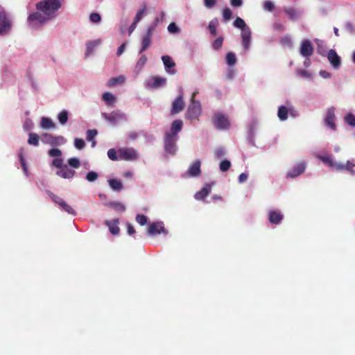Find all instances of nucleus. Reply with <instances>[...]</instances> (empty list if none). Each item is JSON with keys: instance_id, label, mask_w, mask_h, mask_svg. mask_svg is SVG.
<instances>
[{"instance_id": "nucleus-62", "label": "nucleus", "mask_w": 355, "mask_h": 355, "mask_svg": "<svg viewBox=\"0 0 355 355\" xmlns=\"http://www.w3.org/2000/svg\"><path fill=\"white\" fill-rule=\"evenodd\" d=\"M225 153V150L223 148H218L215 152V156L216 158L222 157Z\"/></svg>"}, {"instance_id": "nucleus-25", "label": "nucleus", "mask_w": 355, "mask_h": 355, "mask_svg": "<svg viewBox=\"0 0 355 355\" xmlns=\"http://www.w3.org/2000/svg\"><path fill=\"white\" fill-rule=\"evenodd\" d=\"M212 185L213 183L205 184L200 191L195 194V198L198 200L205 199V198H206L211 193Z\"/></svg>"}, {"instance_id": "nucleus-23", "label": "nucleus", "mask_w": 355, "mask_h": 355, "mask_svg": "<svg viewBox=\"0 0 355 355\" xmlns=\"http://www.w3.org/2000/svg\"><path fill=\"white\" fill-rule=\"evenodd\" d=\"M306 166L304 162L299 163L293 166V168L287 173V177L295 178L302 174L305 170Z\"/></svg>"}, {"instance_id": "nucleus-53", "label": "nucleus", "mask_w": 355, "mask_h": 355, "mask_svg": "<svg viewBox=\"0 0 355 355\" xmlns=\"http://www.w3.org/2000/svg\"><path fill=\"white\" fill-rule=\"evenodd\" d=\"M274 8L275 5L271 1L267 0L263 2V9L265 10L271 12Z\"/></svg>"}, {"instance_id": "nucleus-59", "label": "nucleus", "mask_w": 355, "mask_h": 355, "mask_svg": "<svg viewBox=\"0 0 355 355\" xmlns=\"http://www.w3.org/2000/svg\"><path fill=\"white\" fill-rule=\"evenodd\" d=\"M217 0H203L204 6L207 9H212L216 4Z\"/></svg>"}, {"instance_id": "nucleus-20", "label": "nucleus", "mask_w": 355, "mask_h": 355, "mask_svg": "<svg viewBox=\"0 0 355 355\" xmlns=\"http://www.w3.org/2000/svg\"><path fill=\"white\" fill-rule=\"evenodd\" d=\"M161 232L164 234L167 233L162 222L153 223L149 225L148 230V233L149 235L155 236L156 234H160Z\"/></svg>"}, {"instance_id": "nucleus-19", "label": "nucleus", "mask_w": 355, "mask_h": 355, "mask_svg": "<svg viewBox=\"0 0 355 355\" xmlns=\"http://www.w3.org/2000/svg\"><path fill=\"white\" fill-rule=\"evenodd\" d=\"M327 57L333 68L337 69L340 68L341 64V60L340 56L337 54L335 50L331 49L327 53Z\"/></svg>"}, {"instance_id": "nucleus-54", "label": "nucleus", "mask_w": 355, "mask_h": 355, "mask_svg": "<svg viewBox=\"0 0 355 355\" xmlns=\"http://www.w3.org/2000/svg\"><path fill=\"white\" fill-rule=\"evenodd\" d=\"M89 19L92 22L97 24L101 21V17L98 13L93 12L90 15Z\"/></svg>"}, {"instance_id": "nucleus-63", "label": "nucleus", "mask_w": 355, "mask_h": 355, "mask_svg": "<svg viewBox=\"0 0 355 355\" xmlns=\"http://www.w3.org/2000/svg\"><path fill=\"white\" fill-rule=\"evenodd\" d=\"M126 42L123 43L117 49L116 54L121 56L125 49Z\"/></svg>"}, {"instance_id": "nucleus-28", "label": "nucleus", "mask_w": 355, "mask_h": 355, "mask_svg": "<svg viewBox=\"0 0 355 355\" xmlns=\"http://www.w3.org/2000/svg\"><path fill=\"white\" fill-rule=\"evenodd\" d=\"M105 225L109 227L110 232L113 235H117L119 233V220H105Z\"/></svg>"}, {"instance_id": "nucleus-56", "label": "nucleus", "mask_w": 355, "mask_h": 355, "mask_svg": "<svg viewBox=\"0 0 355 355\" xmlns=\"http://www.w3.org/2000/svg\"><path fill=\"white\" fill-rule=\"evenodd\" d=\"M108 157L113 161L117 160L119 157L117 156V153L114 148H111L107 151Z\"/></svg>"}, {"instance_id": "nucleus-36", "label": "nucleus", "mask_w": 355, "mask_h": 355, "mask_svg": "<svg viewBox=\"0 0 355 355\" xmlns=\"http://www.w3.org/2000/svg\"><path fill=\"white\" fill-rule=\"evenodd\" d=\"M218 26V21L217 19H213L209 24L208 29L213 36L216 35V28Z\"/></svg>"}, {"instance_id": "nucleus-57", "label": "nucleus", "mask_w": 355, "mask_h": 355, "mask_svg": "<svg viewBox=\"0 0 355 355\" xmlns=\"http://www.w3.org/2000/svg\"><path fill=\"white\" fill-rule=\"evenodd\" d=\"M232 10L229 8H225L223 10V17L224 20L228 21L232 17Z\"/></svg>"}, {"instance_id": "nucleus-14", "label": "nucleus", "mask_w": 355, "mask_h": 355, "mask_svg": "<svg viewBox=\"0 0 355 355\" xmlns=\"http://www.w3.org/2000/svg\"><path fill=\"white\" fill-rule=\"evenodd\" d=\"M201 162L200 159H196L192 162L187 171L185 173V176L190 178H196L200 175L201 173Z\"/></svg>"}, {"instance_id": "nucleus-29", "label": "nucleus", "mask_w": 355, "mask_h": 355, "mask_svg": "<svg viewBox=\"0 0 355 355\" xmlns=\"http://www.w3.org/2000/svg\"><path fill=\"white\" fill-rule=\"evenodd\" d=\"M284 11L288 15L289 18L293 21L300 18L302 15V12L300 10H297L292 8H285Z\"/></svg>"}, {"instance_id": "nucleus-44", "label": "nucleus", "mask_w": 355, "mask_h": 355, "mask_svg": "<svg viewBox=\"0 0 355 355\" xmlns=\"http://www.w3.org/2000/svg\"><path fill=\"white\" fill-rule=\"evenodd\" d=\"M68 164L74 168H78L80 166V162L76 157H71L68 159Z\"/></svg>"}, {"instance_id": "nucleus-15", "label": "nucleus", "mask_w": 355, "mask_h": 355, "mask_svg": "<svg viewBox=\"0 0 355 355\" xmlns=\"http://www.w3.org/2000/svg\"><path fill=\"white\" fill-rule=\"evenodd\" d=\"M102 42L103 40L101 38L87 41L85 43L86 49L85 52V56L87 58L92 55L94 53L96 48L101 45Z\"/></svg>"}, {"instance_id": "nucleus-55", "label": "nucleus", "mask_w": 355, "mask_h": 355, "mask_svg": "<svg viewBox=\"0 0 355 355\" xmlns=\"http://www.w3.org/2000/svg\"><path fill=\"white\" fill-rule=\"evenodd\" d=\"M136 221L141 225H144L147 223L148 218L146 216L142 214H138L136 216Z\"/></svg>"}, {"instance_id": "nucleus-52", "label": "nucleus", "mask_w": 355, "mask_h": 355, "mask_svg": "<svg viewBox=\"0 0 355 355\" xmlns=\"http://www.w3.org/2000/svg\"><path fill=\"white\" fill-rule=\"evenodd\" d=\"M297 74L304 78H312V75L309 71L304 69H298L297 71Z\"/></svg>"}, {"instance_id": "nucleus-37", "label": "nucleus", "mask_w": 355, "mask_h": 355, "mask_svg": "<svg viewBox=\"0 0 355 355\" xmlns=\"http://www.w3.org/2000/svg\"><path fill=\"white\" fill-rule=\"evenodd\" d=\"M69 113L67 110L61 111L58 115V119L61 125H64L68 121Z\"/></svg>"}, {"instance_id": "nucleus-12", "label": "nucleus", "mask_w": 355, "mask_h": 355, "mask_svg": "<svg viewBox=\"0 0 355 355\" xmlns=\"http://www.w3.org/2000/svg\"><path fill=\"white\" fill-rule=\"evenodd\" d=\"M154 30L155 26H150L148 27L146 33L142 37L141 48L139 52V54H141L150 46L151 43V37Z\"/></svg>"}, {"instance_id": "nucleus-3", "label": "nucleus", "mask_w": 355, "mask_h": 355, "mask_svg": "<svg viewBox=\"0 0 355 355\" xmlns=\"http://www.w3.org/2000/svg\"><path fill=\"white\" fill-rule=\"evenodd\" d=\"M13 22L10 15L4 10H0V35H8L12 28Z\"/></svg>"}, {"instance_id": "nucleus-60", "label": "nucleus", "mask_w": 355, "mask_h": 355, "mask_svg": "<svg viewBox=\"0 0 355 355\" xmlns=\"http://www.w3.org/2000/svg\"><path fill=\"white\" fill-rule=\"evenodd\" d=\"M281 43L284 45V46H292V40L290 38V37L287 36V35H285V36H283L282 38H281Z\"/></svg>"}, {"instance_id": "nucleus-2", "label": "nucleus", "mask_w": 355, "mask_h": 355, "mask_svg": "<svg viewBox=\"0 0 355 355\" xmlns=\"http://www.w3.org/2000/svg\"><path fill=\"white\" fill-rule=\"evenodd\" d=\"M183 127V122L177 119L175 120L168 130L165 132L164 141V150L171 155H175L177 151L176 143L178 140V134L182 130Z\"/></svg>"}, {"instance_id": "nucleus-41", "label": "nucleus", "mask_w": 355, "mask_h": 355, "mask_svg": "<svg viewBox=\"0 0 355 355\" xmlns=\"http://www.w3.org/2000/svg\"><path fill=\"white\" fill-rule=\"evenodd\" d=\"M28 143L30 145L37 146L39 144V136L36 133H30Z\"/></svg>"}, {"instance_id": "nucleus-46", "label": "nucleus", "mask_w": 355, "mask_h": 355, "mask_svg": "<svg viewBox=\"0 0 355 355\" xmlns=\"http://www.w3.org/2000/svg\"><path fill=\"white\" fill-rule=\"evenodd\" d=\"M98 178V174L95 171H89L86 175V180L88 182H93L96 181Z\"/></svg>"}, {"instance_id": "nucleus-38", "label": "nucleus", "mask_w": 355, "mask_h": 355, "mask_svg": "<svg viewBox=\"0 0 355 355\" xmlns=\"http://www.w3.org/2000/svg\"><path fill=\"white\" fill-rule=\"evenodd\" d=\"M226 62L230 67H232L236 64V58L233 52H228L225 57Z\"/></svg>"}, {"instance_id": "nucleus-50", "label": "nucleus", "mask_w": 355, "mask_h": 355, "mask_svg": "<svg viewBox=\"0 0 355 355\" xmlns=\"http://www.w3.org/2000/svg\"><path fill=\"white\" fill-rule=\"evenodd\" d=\"M19 158L20 163H21V167L23 168V171H24V173L26 174V175H28L27 166H26L25 159L24 158V155H23V153L22 152L19 153Z\"/></svg>"}, {"instance_id": "nucleus-7", "label": "nucleus", "mask_w": 355, "mask_h": 355, "mask_svg": "<svg viewBox=\"0 0 355 355\" xmlns=\"http://www.w3.org/2000/svg\"><path fill=\"white\" fill-rule=\"evenodd\" d=\"M336 108L334 106H331L327 108L326 111V115L324 119V125L329 129L333 131H336L337 130V126L335 123L336 121V115H335Z\"/></svg>"}, {"instance_id": "nucleus-49", "label": "nucleus", "mask_w": 355, "mask_h": 355, "mask_svg": "<svg viewBox=\"0 0 355 355\" xmlns=\"http://www.w3.org/2000/svg\"><path fill=\"white\" fill-rule=\"evenodd\" d=\"M74 146L76 148H77L78 150H81L85 148V142L82 139L76 138L74 140Z\"/></svg>"}, {"instance_id": "nucleus-8", "label": "nucleus", "mask_w": 355, "mask_h": 355, "mask_svg": "<svg viewBox=\"0 0 355 355\" xmlns=\"http://www.w3.org/2000/svg\"><path fill=\"white\" fill-rule=\"evenodd\" d=\"M166 83V79L163 77L151 76L146 80L144 86L148 89H158L164 86Z\"/></svg>"}, {"instance_id": "nucleus-40", "label": "nucleus", "mask_w": 355, "mask_h": 355, "mask_svg": "<svg viewBox=\"0 0 355 355\" xmlns=\"http://www.w3.org/2000/svg\"><path fill=\"white\" fill-rule=\"evenodd\" d=\"M109 205L112 207L115 211H124L125 210V207L120 202L114 201L109 203Z\"/></svg>"}, {"instance_id": "nucleus-34", "label": "nucleus", "mask_w": 355, "mask_h": 355, "mask_svg": "<svg viewBox=\"0 0 355 355\" xmlns=\"http://www.w3.org/2000/svg\"><path fill=\"white\" fill-rule=\"evenodd\" d=\"M315 44H317V47H318V53L322 55V56H324L326 55V53H327V48H326V46L324 44V42L322 40H320L318 39H316L315 40Z\"/></svg>"}, {"instance_id": "nucleus-24", "label": "nucleus", "mask_w": 355, "mask_h": 355, "mask_svg": "<svg viewBox=\"0 0 355 355\" xmlns=\"http://www.w3.org/2000/svg\"><path fill=\"white\" fill-rule=\"evenodd\" d=\"M162 60L166 72L169 74H175V70L172 69L175 66V62L172 58L168 55H163Z\"/></svg>"}, {"instance_id": "nucleus-22", "label": "nucleus", "mask_w": 355, "mask_h": 355, "mask_svg": "<svg viewBox=\"0 0 355 355\" xmlns=\"http://www.w3.org/2000/svg\"><path fill=\"white\" fill-rule=\"evenodd\" d=\"M58 168L59 170L57 171L56 175L64 179H71L76 173V171L69 168L67 165L62 164V167Z\"/></svg>"}, {"instance_id": "nucleus-26", "label": "nucleus", "mask_w": 355, "mask_h": 355, "mask_svg": "<svg viewBox=\"0 0 355 355\" xmlns=\"http://www.w3.org/2000/svg\"><path fill=\"white\" fill-rule=\"evenodd\" d=\"M295 111V109L292 106L286 107L282 105L278 109L277 116L281 121H285L288 119V112Z\"/></svg>"}, {"instance_id": "nucleus-39", "label": "nucleus", "mask_w": 355, "mask_h": 355, "mask_svg": "<svg viewBox=\"0 0 355 355\" xmlns=\"http://www.w3.org/2000/svg\"><path fill=\"white\" fill-rule=\"evenodd\" d=\"M345 122L353 128L355 127V115L352 113L347 114L344 117Z\"/></svg>"}, {"instance_id": "nucleus-35", "label": "nucleus", "mask_w": 355, "mask_h": 355, "mask_svg": "<svg viewBox=\"0 0 355 355\" xmlns=\"http://www.w3.org/2000/svg\"><path fill=\"white\" fill-rule=\"evenodd\" d=\"M103 99L109 105H113L116 101L114 96L109 92L103 94Z\"/></svg>"}, {"instance_id": "nucleus-32", "label": "nucleus", "mask_w": 355, "mask_h": 355, "mask_svg": "<svg viewBox=\"0 0 355 355\" xmlns=\"http://www.w3.org/2000/svg\"><path fill=\"white\" fill-rule=\"evenodd\" d=\"M110 188L115 191H120L123 188L121 182L117 179H110L108 180Z\"/></svg>"}, {"instance_id": "nucleus-58", "label": "nucleus", "mask_w": 355, "mask_h": 355, "mask_svg": "<svg viewBox=\"0 0 355 355\" xmlns=\"http://www.w3.org/2000/svg\"><path fill=\"white\" fill-rule=\"evenodd\" d=\"M223 38L222 37H219L218 38H216L214 42H213V48L214 49H219L222 45H223Z\"/></svg>"}, {"instance_id": "nucleus-18", "label": "nucleus", "mask_w": 355, "mask_h": 355, "mask_svg": "<svg viewBox=\"0 0 355 355\" xmlns=\"http://www.w3.org/2000/svg\"><path fill=\"white\" fill-rule=\"evenodd\" d=\"M184 107L182 91H180L179 96L173 101L171 114H175L180 112Z\"/></svg>"}, {"instance_id": "nucleus-42", "label": "nucleus", "mask_w": 355, "mask_h": 355, "mask_svg": "<svg viewBox=\"0 0 355 355\" xmlns=\"http://www.w3.org/2000/svg\"><path fill=\"white\" fill-rule=\"evenodd\" d=\"M234 26L238 28H240L242 30L243 28H245L248 25L245 24V21L241 19V17H236V19L234 20Z\"/></svg>"}, {"instance_id": "nucleus-10", "label": "nucleus", "mask_w": 355, "mask_h": 355, "mask_svg": "<svg viewBox=\"0 0 355 355\" xmlns=\"http://www.w3.org/2000/svg\"><path fill=\"white\" fill-rule=\"evenodd\" d=\"M118 154L120 159L128 161L135 160L138 157V154L133 148H120L118 150Z\"/></svg>"}, {"instance_id": "nucleus-47", "label": "nucleus", "mask_w": 355, "mask_h": 355, "mask_svg": "<svg viewBox=\"0 0 355 355\" xmlns=\"http://www.w3.org/2000/svg\"><path fill=\"white\" fill-rule=\"evenodd\" d=\"M231 166V163L227 159H224L220 163V170L223 172L227 171Z\"/></svg>"}, {"instance_id": "nucleus-16", "label": "nucleus", "mask_w": 355, "mask_h": 355, "mask_svg": "<svg viewBox=\"0 0 355 355\" xmlns=\"http://www.w3.org/2000/svg\"><path fill=\"white\" fill-rule=\"evenodd\" d=\"M241 31L242 46L245 51L249 50L251 43V30L248 26Z\"/></svg>"}, {"instance_id": "nucleus-4", "label": "nucleus", "mask_w": 355, "mask_h": 355, "mask_svg": "<svg viewBox=\"0 0 355 355\" xmlns=\"http://www.w3.org/2000/svg\"><path fill=\"white\" fill-rule=\"evenodd\" d=\"M201 112L202 109L200 103L195 99L191 100L186 112V118L189 120L196 119L201 114Z\"/></svg>"}, {"instance_id": "nucleus-17", "label": "nucleus", "mask_w": 355, "mask_h": 355, "mask_svg": "<svg viewBox=\"0 0 355 355\" xmlns=\"http://www.w3.org/2000/svg\"><path fill=\"white\" fill-rule=\"evenodd\" d=\"M318 157L323 162L324 164H327L331 168H333L337 171L345 170V164L334 162L331 155H320Z\"/></svg>"}, {"instance_id": "nucleus-45", "label": "nucleus", "mask_w": 355, "mask_h": 355, "mask_svg": "<svg viewBox=\"0 0 355 355\" xmlns=\"http://www.w3.org/2000/svg\"><path fill=\"white\" fill-rule=\"evenodd\" d=\"M145 14H146V6H144L143 8L140 9L137 12L136 16L134 19V21H135V22L139 23L142 19V18L144 17Z\"/></svg>"}, {"instance_id": "nucleus-61", "label": "nucleus", "mask_w": 355, "mask_h": 355, "mask_svg": "<svg viewBox=\"0 0 355 355\" xmlns=\"http://www.w3.org/2000/svg\"><path fill=\"white\" fill-rule=\"evenodd\" d=\"M165 17V13L164 11L160 12V16L157 17L155 19L153 24L151 26H155V28L157 26L158 23L160 21H163Z\"/></svg>"}, {"instance_id": "nucleus-64", "label": "nucleus", "mask_w": 355, "mask_h": 355, "mask_svg": "<svg viewBox=\"0 0 355 355\" xmlns=\"http://www.w3.org/2000/svg\"><path fill=\"white\" fill-rule=\"evenodd\" d=\"M248 177V174L247 173H242L239 176V182L240 183H243L244 182H245L247 180Z\"/></svg>"}, {"instance_id": "nucleus-5", "label": "nucleus", "mask_w": 355, "mask_h": 355, "mask_svg": "<svg viewBox=\"0 0 355 355\" xmlns=\"http://www.w3.org/2000/svg\"><path fill=\"white\" fill-rule=\"evenodd\" d=\"M41 140L44 144H49L51 146H59L64 145L67 139L62 136H53L49 133H44L41 136Z\"/></svg>"}, {"instance_id": "nucleus-1", "label": "nucleus", "mask_w": 355, "mask_h": 355, "mask_svg": "<svg viewBox=\"0 0 355 355\" xmlns=\"http://www.w3.org/2000/svg\"><path fill=\"white\" fill-rule=\"evenodd\" d=\"M62 1L42 0L37 2L35 5L36 11L28 17V26L32 29H37L55 19L57 12L62 7Z\"/></svg>"}, {"instance_id": "nucleus-11", "label": "nucleus", "mask_w": 355, "mask_h": 355, "mask_svg": "<svg viewBox=\"0 0 355 355\" xmlns=\"http://www.w3.org/2000/svg\"><path fill=\"white\" fill-rule=\"evenodd\" d=\"M48 155L51 157H55L52 162L51 165L56 168H61L64 162L62 151L58 148H52L50 149L48 152Z\"/></svg>"}, {"instance_id": "nucleus-43", "label": "nucleus", "mask_w": 355, "mask_h": 355, "mask_svg": "<svg viewBox=\"0 0 355 355\" xmlns=\"http://www.w3.org/2000/svg\"><path fill=\"white\" fill-rule=\"evenodd\" d=\"M167 29L171 34H176L180 32V28L176 25L175 22H171L169 24Z\"/></svg>"}, {"instance_id": "nucleus-9", "label": "nucleus", "mask_w": 355, "mask_h": 355, "mask_svg": "<svg viewBox=\"0 0 355 355\" xmlns=\"http://www.w3.org/2000/svg\"><path fill=\"white\" fill-rule=\"evenodd\" d=\"M213 123L218 129H225L230 126L228 118L220 112L214 114Z\"/></svg>"}, {"instance_id": "nucleus-30", "label": "nucleus", "mask_w": 355, "mask_h": 355, "mask_svg": "<svg viewBox=\"0 0 355 355\" xmlns=\"http://www.w3.org/2000/svg\"><path fill=\"white\" fill-rule=\"evenodd\" d=\"M125 77L123 75H120L117 77L110 78L107 83V86L111 87L118 85H122L125 83Z\"/></svg>"}, {"instance_id": "nucleus-31", "label": "nucleus", "mask_w": 355, "mask_h": 355, "mask_svg": "<svg viewBox=\"0 0 355 355\" xmlns=\"http://www.w3.org/2000/svg\"><path fill=\"white\" fill-rule=\"evenodd\" d=\"M146 62V56L145 55H141L135 65L136 76H137L141 72Z\"/></svg>"}, {"instance_id": "nucleus-6", "label": "nucleus", "mask_w": 355, "mask_h": 355, "mask_svg": "<svg viewBox=\"0 0 355 355\" xmlns=\"http://www.w3.org/2000/svg\"><path fill=\"white\" fill-rule=\"evenodd\" d=\"M102 115L105 120L113 125L118 124L120 121L127 120L126 115L119 110L114 111L110 114L103 113Z\"/></svg>"}, {"instance_id": "nucleus-48", "label": "nucleus", "mask_w": 355, "mask_h": 355, "mask_svg": "<svg viewBox=\"0 0 355 355\" xmlns=\"http://www.w3.org/2000/svg\"><path fill=\"white\" fill-rule=\"evenodd\" d=\"M98 132L96 130H88L86 132V139L90 141L94 140V138L97 135Z\"/></svg>"}, {"instance_id": "nucleus-21", "label": "nucleus", "mask_w": 355, "mask_h": 355, "mask_svg": "<svg viewBox=\"0 0 355 355\" xmlns=\"http://www.w3.org/2000/svg\"><path fill=\"white\" fill-rule=\"evenodd\" d=\"M313 48L311 42L308 40H304L301 43L300 49V55L304 58H309L313 54Z\"/></svg>"}, {"instance_id": "nucleus-13", "label": "nucleus", "mask_w": 355, "mask_h": 355, "mask_svg": "<svg viewBox=\"0 0 355 355\" xmlns=\"http://www.w3.org/2000/svg\"><path fill=\"white\" fill-rule=\"evenodd\" d=\"M50 197H51L52 201H53L55 204L58 205L60 208H62L64 211H65L68 214H71V215L76 214V213L73 210V209L61 198H60L53 193H51L50 195Z\"/></svg>"}, {"instance_id": "nucleus-51", "label": "nucleus", "mask_w": 355, "mask_h": 355, "mask_svg": "<svg viewBox=\"0 0 355 355\" xmlns=\"http://www.w3.org/2000/svg\"><path fill=\"white\" fill-rule=\"evenodd\" d=\"M355 166V164L352 162L351 161H347L345 164V170H347L350 172L352 175H355V171L353 168Z\"/></svg>"}, {"instance_id": "nucleus-33", "label": "nucleus", "mask_w": 355, "mask_h": 355, "mask_svg": "<svg viewBox=\"0 0 355 355\" xmlns=\"http://www.w3.org/2000/svg\"><path fill=\"white\" fill-rule=\"evenodd\" d=\"M40 126L43 129L49 130L55 128V124L51 119L47 117H42L41 119Z\"/></svg>"}, {"instance_id": "nucleus-27", "label": "nucleus", "mask_w": 355, "mask_h": 355, "mask_svg": "<svg viewBox=\"0 0 355 355\" xmlns=\"http://www.w3.org/2000/svg\"><path fill=\"white\" fill-rule=\"evenodd\" d=\"M269 220L272 224H279L283 219V215L279 211L271 210L268 213Z\"/></svg>"}]
</instances>
